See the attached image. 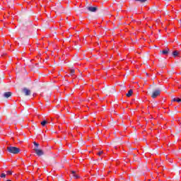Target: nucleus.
<instances>
[{"label":"nucleus","instance_id":"1","mask_svg":"<svg viewBox=\"0 0 181 181\" xmlns=\"http://www.w3.org/2000/svg\"><path fill=\"white\" fill-rule=\"evenodd\" d=\"M7 151L9 153H13V155H18L21 152V148L15 146L7 147Z\"/></svg>","mask_w":181,"mask_h":181},{"label":"nucleus","instance_id":"2","mask_svg":"<svg viewBox=\"0 0 181 181\" xmlns=\"http://www.w3.org/2000/svg\"><path fill=\"white\" fill-rule=\"evenodd\" d=\"M85 9L87 11V12L95 13L96 11H98V6H87Z\"/></svg>","mask_w":181,"mask_h":181},{"label":"nucleus","instance_id":"3","mask_svg":"<svg viewBox=\"0 0 181 181\" xmlns=\"http://www.w3.org/2000/svg\"><path fill=\"white\" fill-rule=\"evenodd\" d=\"M158 95H160V88H157L151 93L152 98H156Z\"/></svg>","mask_w":181,"mask_h":181},{"label":"nucleus","instance_id":"4","mask_svg":"<svg viewBox=\"0 0 181 181\" xmlns=\"http://www.w3.org/2000/svg\"><path fill=\"white\" fill-rule=\"evenodd\" d=\"M34 151L36 155H37L38 156H43V155H45V151H43V150L42 149H40L39 148H35Z\"/></svg>","mask_w":181,"mask_h":181},{"label":"nucleus","instance_id":"5","mask_svg":"<svg viewBox=\"0 0 181 181\" xmlns=\"http://www.w3.org/2000/svg\"><path fill=\"white\" fill-rule=\"evenodd\" d=\"M21 91L25 95H30V90H29L28 88H23Z\"/></svg>","mask_w":181,"mask_h":181},{"label":"nucleus","instance_id":"6","mask_svg":"<svg viewBox=\"0 0 181 181\" xmlns=\"http://www.w3.org/2000/svg\"><path fill=\"white\" fill-rule=\"evenodd\" d=\"M105 93H107V94H112L113 93H115V89L114 88H108L105 89Z\"/></svg>","mask_w":181,"mask_h":181},{"label":"nucleus","instance_id":"7","mask_svg":"<svg viewBox=\"0 0 181 181\" xmlns=\"http://www.w3.org/2000/svg\"><path fill=\"white\" fill-rule=\"evenodd\" d=\"M4 98H9V97H12V93L11 92H5L4 93Z\"/></svg>","mask_w":181,"mask_h":181},{"label":"nucleus","instance_id":"8","mask_svg":"<svg viewBox=\"0 0 181 181\" xmlns=\"http://www.w3.org/2000/svg\"><path fill=\"white\" fill-rule=\"evenodd\" d=\"M71 173H72V176L73 177H74V179H79L80 177V175H78L77 173H76V171H71Z\"/></svg>","mask_w":181,"mask_h":181},{"label":"nucleus","instance_id":"9","mask_svg":"<svg viewBox=\"0 0 181 181\" xmlns=\"http://www.w3.org/2000/svg\"><path fill=\"white\" fill-rule=\"evenodd\" d=\"M57 8L60 11H63V6H62V4L60 3L57 4Z\"/></svg>","mask_w":181,"mask_h":181},{"label":"nucleus","instance_id":"10","mask_svg":"<svg viewBox=\"0 0 181 181\" xmlns=\"http://www.w3.org/2000/svg\"><path fill=\"white\" fill-rule=\"evenodd\" d=\"M133 156H134L133 159H134V162H140L141 158H139L138 157H136V155H135V154H133Z\"/></svg>","mask_w":181,"mask_h":181},{"label":"nucleus","instance_id":"11","mask_svg":"<svg viewBox=\"0 0 181 181\" xmlns=\"http://www.w3.org/2000/svg\"><path fill=\"white\" fill-rule=\"evenodd\" d=\"M134 91L132 90V89H130L129 90V92L126 94L127 97H131L133 94Z\"/></svg>","mask_w":181,"mask_h":181},{"label":"nucleus","instance_id":"12","mask_svg":"<svg viewBox=\"0 0 181 181\" xmlns=\"http://www.w3.org/2000/svg\"><path fill=\"white\" fill-rule=\"evenodd\" d=\"M160 53H162L163 54H168L169 53V49H166L163 51H160Z\"/></svg>","mask_w":181,"mask_h":181},{"label":"nucleus","instance_id":"13","mask_svg":"<svg viewBox=\"0 0 181 181\" xmlns=\"http://www.w3.org/2000/svg\"><path fill=\"white\" fill-rule=\"evenodd\" d=\"M136 2H140V4H145V2H148V0H135Z\"/></svg>","mask_w":181,"mask_h":181},{"label":"nucleus","instance_id":"14","mask_svg":"<svg viewBox=\"0 0 181 181\" xmlns=\"http://www.w3.org/2000/svg\"><path fill=\"white\" fill-rule=\"evenodd\" d=\"M46 124H47V121H46V120H43L42 122H41V125L42 127H45L46 125Z\"/></svg>","mask_w":181,"mask_h":181},{"label":"nucleus","instance_id":"15","mask_svg":"<svg viewBox=\"0 0 181 181\" xmlns=\"http://www.w3.org/2000/svg\"><path fill=\"white\" fill-rule=\"evenodd\" d=\"M173 56L176 57V56H177V55L179 54V52H177V51H174V52H173Z\"/></svg>","mask_w":181,"mask_h":181},{"label":"nucleus","instance_id":"16","mask_svg":"<svg viewBox=\"0 0 181 181\" xmlns=\"http://www.w3.org/2000/svg\"><path fill=\"white\" fill-rule=\"evenodd\" d=\"M71 76H74V73H76V71L74 69H71L70 70Z\"/></svg>","mask_w":181,"mask_h":181},{"label":"nucleus","instance_id":"17","mask_svg":"<svg viewBox=\"0 0 181 181\" xmlns=\"http://www.w3.org/2000/svg\"><path fill=\"white\" fill-rule=\"evenodd\" d=\"M33 144H34L35 148H39V143H37L36 141H34Z\"/></svg>","mask_w":181,"mask_h":181},{"label":"nucleus","instance_id":"18","mask_svg":"<svg viewBox=\"0 0 181 181\" xmlns=\"http://www.w3.org/2000/svg\"><path fill=\"white\" fill-rule=\"evenodd\" d=\"M1 177H6V174H5V173H1Z\"/></svg>","mask_w":181,"mask_h":181},{"label":"nucleus","instance_id":"19","mask_svg":"<svg viewBox=\"0 0 181 181\" xmlns=\"http://www.w3.org/2000/svg\"><path fill=\"white\" fill-rule=\"evenodd\" d=\"M103 151H100L99 153H98V155L99 156H101V155H103Z\"/></svg>","mask_w":181,"mask_h":181},{"label":"nucleus","instance_id":"20","mask_svg":"<svg viewBox=\"0 0 181 181\" xmlns=\"http://www.w3.org/2000/svg\"><path fill=\"white\" fill-rule=\"evenodd\" d=\"M7 175H12V171L11 170L7 171Z\"/></svg>","mask_w":181,"mask_h":181},{"label":"nucleus","instance_id":"21","mask_svg":"<svg viewBox=\"0 0 181 181\" xmlns=\"http://www.w3.org/2000/svg\"><path fill=\"white\" fill-rule=\"evenodd\" d=\"M177 103H181V99L180 98H177V101H176Z\"/></svg>","mask_w":181,"mask_h":181},{"label":"nucleus","instance_id":"22","mask_svg":"<svg viewBox=\"0 0 181 181\" xmlns=\"http://www.w3.org/2000/svg\"><path fill=\"white\" fill-rule=\"evenodd\" d=\"M81 144H82V145H85V144H86V142L82 141Z\"/></svg>","mask_w":181,"mask_h":181},{"label":"nucleus","instance_id":"23","mask_svg":"<svg viewBox=\"0 0 181 181\" xmlns=\"http://www.w3.org/2000/svg\"><path fill=\"white\" fill-rule=\"evenodd\" d=\"M112 112H114V114H115V110H114V109H112Z\"/></svg>","mask_w":181,"mask_h":181},{"label":"nucleus","instance_id":"24","mask_svg":"<svg viewBox=\"0 0 181 181\" xmlns=\"http://www.w3.org/2000/svg\"><path fill=\"white\" fill-rule=\"evenodd\" d=\"M59 180H63V177H59Z\"/></svg>","mask_w":181,"mask_h":181},{"label":"nucleus","instance_id":"25","mask_svg":"<svg viewBox=\"0 0 181 181\" xmlns=\"http://www.w3.org/2000/svg\"><path fill=\"white\" fill-rule=\"evenodd\" d=\"M146 76L147 77H149V74H148V73L146 74Z\"/></svg>","mask_w":181,"mask_h":181},{"label":"nucleus","instance_id":"26","mask_svg":"<svg viewBox=\"0 0 181 181\" xmlns=\"http://www.w3.org/2000/svg\"><path fill=\"white\" fill-rule=\"evenodd\" d=\"M173 101H177V98H173Z\"/></svg>","mask_w":181,"mask_h":181},{"label":"nucleus","instance_id":"27","mask_svg":"<svg viewBox=\"0 0 181 181\" xmlns=\"http://www.w3.org/2000/svg\"><path fill=\"white\" fill-rule=\"evenodd\" d=\"M175 114H177V110H176V107L175 108Z\"/></svg>","mask_w":181,"mask_h":181},{"label":"nucleus","instance_id":"28","mask_svg":"<svg viewBox=\"0 0 181 181\" xmlns=\"http://www.w3.org/2000/svg\"><path fill=\"white\" fill-rule=\"evenodd\" d=\"M179 132H180V131H178V134H179Z\"/></svg>","mask_w":181,"mask_h":181}]
</instances>
